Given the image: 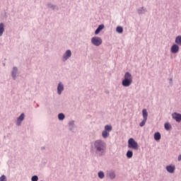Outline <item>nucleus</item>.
<instances>
[{
  "label": "nucleus",
  "instance_id": "11",
  "mask_svg": "<svg viewBox=\"0 0 181 181\" xmlns=\"http://www.w3.org/2000/svg\"><path fill=\"white\" fill-rule=\"evenodd\" d=\"M103 29H104V25H100L98 26V28L96 29V30L95 31V35H98V33H100L101 32V30H103Z\"/></svg>",
  "mask_w": 181,
  "mask_h": 181
},
{
  "label": "nucleus",
  "instance_id": "7",
  "mask_svg": "<svg viewBox=\"0 0 181 181\" xmlns=\"http://www.w3.org/2000/svg\"><path fill=\"white\" fill-rule=\"evenodd\" d=\"M175 165H168L166 167L167 172H168L169 173H173L175 172Z\"/></svg>",
  "mask_w": 181,
  "mask_h": 181
},
{
  "label": "nucleus",
  "instance_id": "2",
  "mask_svg": "<svg viewBox=\"0 0 181 181\" xmlns=\"http://www.w3.org/2000/svg\"><path fill=\"white\" fill-rule=\"evenodd\" d=\"M95 148L98 152H104L105 151V143L101 140H97L95 142Z\"/></svg>",
  "mask_w": 181,
  "mask_h": 181
},
{
  "label": "nucleus",
  "instance_id": "8",
  "mask_svg": "<svg viewBox=\"0 0 181 181\" xmlns=\"http://www.w3.org/2000/svg\"><path fill=\"white\" fill-rule=\"evenodd\" d=\"M25 119V114L22 113L17 119V125H21V122Z\"/></svg>",
  "mask_w": 181,
  "mask_h": 181
},
{
  "label": "nucleus",
  "instance_id": "24",
  "mask_svg": "<svg viewBox=\"0 0 181 181\" xmlns=\"http://www.w3.org/2000/svg\"><path fill=\"white\" fill-rule=\"evenodd\" d=\"M31 180L32 181H37V180H39V177H37V175H34L32 177Z\"/></svg>",
  "mask_w": 181,
  "mask_h": 181
},
{
  "label": "nucleus",
  "instance_id": "4",
  "mask_svg": "<svg viewBox=\"0 0 181 181\" xmlns=\"http://www.w3.org/2000/svg\"><path fill=\"white\" fill-rule=\"evenodd\" d=\"M91 43H93L94 46H100L103 43V40L99 37H93L91 39Z\"/></svg>",
  "mask_w": 181,
  "mask_h": 181
},
{
  "label": "nucleus",
  "instance_id": "20",
  "mask_svg": "<svg viewBox=\"0 0 181 181\" xmlns=\"http://www.w3.org/2000/svg\"><path fill=\"white\" fill-rule=\"evenodd\" d=\"M133 155H134V153H132V151H128L127 152V157L129 158V159H131V158H132Z\"/></svg>",
  "mask_w": 181,
  "mask_h": 181
},
{
  "label": "nucleus",
  "instance_id": "1",
  "mask_svg": "<svg viewBox=\"0 0 181 181\" xmlns=\"http://www.w3.org/2000/svg\"><path fill=\"white\" fill-rule=\"evenodd\" d=\"M132 84V75L129 72H127L124 74V78L122 81L123 87H129Z\"/></svg>",
  "mask_w": 181,
  "mask_h": 181
},
{
  "label": "nucleus",
  "instance_id": "25",
  "mask_svg": "<svg viewBox=\"0 0 181 181\" xmlns=\"http://www.w3.org/2000/svg\"><path fill=\"white\" fill-rule=\"evenodd\" d=\"M146 119H144L143 121L140 123V127H144L146 124Z\"/></svg>",
  "mask_w": 181,
  "mask_h": 181
},
{
  "label": "nucleus",
  "instance_id": "16",
  "mask_svg": "<svg viewBox=\"0 0 181 181\" xmlns=\"http://www.w3.org/2000/svg\"><path fill=\"white\" fill-rule=\"evenodd\" d=\"M175 43H177V45H179L180 46H181V36H177L175 38Z\"/></svg>",
  "mask_w": 181,
  "mask_h": 181
},
{
  "label": "nucleus",
  "instance_id": "21",
  "mask_svg": "<svg viewBox=\"0 0 181 181\" xmlns=\"http://www.w3.org/2000/svg\"><path fill=\"white\" fill-rule=\"evenodd\" d=\"M107 176H109L110 179H114V173L112 171L107 172Z\"/></svg>",
  "mask_w": 181,
  "mask_h": 181
},
{
  "label": "nucleus",
  "instance_id": "10",
  "mask_svg": "<svg viewBox=\"0 0 181 181\" xmlns=\"http://www.w3.org/2000/svg\"><path fill=\"white\" fill-rule=\"evenodd\" d=\"M63 90H64V87L61 83H59L57 87L58 94H62V91H63Z\"/></svg>",
  "mask_w": 181,
  "mask_h": 181
},
{
  "label": "nucleus",
  "instance_id": "9",
  "mask_svg": "<svg viewBox=\"0 0 181 181\" xmlns=\"http://www.w3.org/2000/svg\"><path fill=\"white\" fill-rule=\"evenodd\" d=\"M71 57V51L67 50L63 57L64 60H67V59H69V57Z\"/></svg>",
  "mask_w": 181,
  "mask_h": 181
},
{
  "label": "nucleus",
  "instance_id": "23",
  "mask_svg": "<svg viewBox=\"0 0 181 181\" xmlns=\"http://www.w3.org/2000/svg\"><path fill=\"white\" fill-rule=\"evenodd\" d=\"M58 118L60 121H62V119H64V115L63 113L59 114Z\"/></svg>",
  "mask_w": 181,
  "mask_h": 181
},
{
  "label": "nucleus",
  "instance_id": "26",
  "mask_svg": "<svg viewBox=\"0 0 181 181\" xmlns=\"http://www.w3.org/2000/svg\"><path fill=\"white\" fill-rule=\"evenodd\" d=\"M0 181H6V177L5 175H1L0 177Z\"/></svg>",
  "mask_w": 181,
  "mask_h": 181
},
{
  "label": "nucleus",
  "instance_id": "3",
  "mask_svg": "<svg viewBox=\"0 0 181 181\" xmlns=\"http://www.w3.org/2000/svg\"><path fill=\"white\" fill-rule=\"evenodd\" d=\"M128 148H129V149H134V151H138L139 146L133 138H130L128 140Z\"/></svg>",
  "mask_w": 181,
  "mask_h": 181
},
{
  "label": "nucleus",
  "instance_id": "12",
  "mask_svg": "<svg viewBox=\"0 0 181 181\" xmlns=\"http://www.w3.org/2000/svg\"><path fill=\"white\" fill-rule=\"evenodd\" d=\"M143 117L144 119H148V112L146 111V109H144L142 110Z\"/></svg>",
  "mask_w": 181,
  "mask_h": 181
},
{
  "label": "nucleus",
  "instance_id": "6",
  "mask_svg": "<svg viewBox=\"0 0 181 181\" xmlns=\"http://www.w3.org/2000/svg\"><path fill=\"white\" fill-rule=\"evenodd\" d=\"M179 52V46L177 45H173L171 47V53H177Z\"/></svg>",
  "mask_w": 181,
  "mask_h": 181
},
{
  "label": "nucleus",
  "instance_id": "28",
  "mask_svg": "<svg viewBox=\"0 0 181 181\" xmlns=\"http://www.w3.org/2000/svg\"><path fill=\"white\" fill-rule=\"evenodd\" d=\"M16 70H17L16 68L14 67V68H13V71H16Z\"/></svg>",
  "mask_w": 181,
  "mask_h": 181
},
{
  "label": "nucleus",
  "instance_id": "22",
  "mask_svg": "<svg viewBox=\"0 0 181 181\" xmlns=\"http://www.w3.org/2000/svg\"><path fill=\"white\" fill-rule=\"evenodd\" d=\"M98 177H100V179H104V172L100 171L98 173Z\"/></svg>",
  "mask_w": 181,
  "mask_h": 181
},
{
  "label": "nucleus",
  "instance_id": "19",
  "mask_svg": "<svg viewBox=\"0 0 181 181\" xmlns=\"http://www.w3.org/2000/svg\"><path fill=\"white\" fill-rule=\"evenodd\" d=\"M116 32H117V33H122V32H124V28H122L121 26H118L116 28Z\"/></svg>",
  "mask_w": 181,
  "mask_h": 181
},
{
  "label": "nucleus",
  "instance_id": "15",
  "mask_svg": "<svg viewBox=\"0 0 181 181\" xmlns=\"http://www.w3.org/2000/svg\"><path fill=\"white\" fill-rule=\"evenodd\" d=\"M105 131H106L107 132L112 131V127H111V125H106L105 127Z\"/></svg>",
  "mask_w": 181,
  "mask_h": 181
},
{
  "label": "nucleus",
  "instance_id": "17",
  "mask_svg": "<svg viewBox=\"0 0 181 181\" xmlns=\"http://www.w3.org/2000/svg\"><path fill=\"white\" fill-rule=\"evenodd\" d=\"M109 135L110 132H107L106 130L103 131L102 133V136H103L104 138H107Z\"/></svg>",
  "mask_w": 181,
  "mask_h": 181
},
{
  "label": "nucleus",
  "instance_id": "18",
  "mask_svg": "<svg viewBox=\"0 0 181 181\" xmlns=\"http://www.w3.org/2000/svg\"><path fill=\"white\" fill-rule=\"evenodd\" d=\"M172 129V125L170 123H165V129H166V131H169V129Z\"/></svg>",
  "mask_w": 181,
  "mask_h": 181
},
{
  "label": "nucleus",
  "instance_id": "13",
  "mask_svg": "<svg viewBox=\"0 0 181 181\" xmlns=\"http://www.w3.org/2000/svg\"><path fill=\"white\" fill-rule=\"evenodd\" d=\"M154 139L155 141H159L160 140V133L156 132L154 134Z\"/></svg>",
  "mask_w": 181,
  "mask_h": 181
},
{
  "label": "nucleus",
  "instance_id": "14",
  "mask_svg": "<svg viewBox=\"0 0 181 181\" xmlns=\"http://www.w3.org/2000/svg\"><path fill=\"white\" fill-rule=\"evenodd\" d=\"M5 30V28H4V23H0V36H2L4 34V32Z\"/></svg>",
  "mask_w": 181,
  "mask_h": 181
},
{
  "label": "nucleus",
  "instance_id": "5",
  "mask_svg": "<svg viewBox=\"0 0 181 181\" xmlns=\"http://www.w3.org/2000/svg\"><path fill=\"white\" fill-rule=\"evenodd\" d=\"M172 117L176 121V122H180L181 121V114L177 112H174L172 114Z\"/></svg>",
  "mask_w": 181,
  "mask_h": 181
},
{
  "label": "nucleus",
  "instance_id": "27",
  "mask_svg": "<svg viewBox=\"0 0 181 181\" xmlns=\"http://www.w3.org/2000/svg\"><path fill=\"white\" fill-rule=\"evenodd\" d=\"M12 76H13V77H16V75H15V72H12Z\"/></svg>",
  "mask_w": 181,
  "mask_h": 181
}]
</instances>
